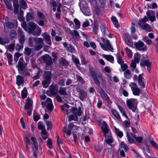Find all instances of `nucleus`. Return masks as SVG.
I'll return each instance as SVG.
<instances>
[{
    "label": "nucleus",
    "instance_id": "55",
    "mask_svg": "<svg viewBox=\"0 0 158 158\" xmlns=\"http://www.w3.org/2000/svg\"><path fill=\"white\" fill-rule=\"evenodd\" d=\"M125 50L128 57L129 58L131 57L132 55L131 50L128 48H126Z\"/></svg>",
    "mask_w": 158,
    "mask_h": 158
},
{
    "label": "nucleus",
    "instance_id": "63",
    "mask_svg": "<svg viewBox=\"0 0 158 158\" xmlns=\"http://www.w3.org/2000/svg\"><path fill=\"white\" fill-rule=\"evenodd\" d=\"M21 56L19 52H16L14 56V60L15 61L17 62L18 60L19 57Z\"/></svg>",
    "mask_w": 158,
    "mask_h": 158
},
{
    "label": "nucleus",
    "instance_id": "10",
    "mask_svg": "<svg viewBox=\"0 0 158 158\" xmlns=\"http://www.w3.org/2000/svg\"><path fill=\"white\" fill-rule=\"evenodd\" d=\"M42 105L47 106V109L50 111H52L53 109V106L51 99L48 98L45 102H42Z\"/></svg>",
    "mask_w": 158,
    "mask_h": 158
},
{
    "label": "nucleus",
    "instance_id": "26",
    "mask_svg": "<svg viewBox=\"0 0 158 158\" xmlns=\"http://www.w3.org/2000/svg\"><path fill=\"white\" fill-rule=\"evenodd\" d=\"M79 94L80 95V99L82 101L87 96V94L82 89H79L77 91Z\"/></svg>",
    "mask_w": 158,
    "mask_h": 158
},
{
    "label": "nucleus",
    "instance_id": "6",
    "mask_svg": "<svg viewBox=\"0 0 158 158\" xmlns=\"http://www.w3.org/2000/svg\"><path fill=\"white\" fill-rule=\"evenodd\" d=\"M31 139L32 141V144L33 146L31 147L32 149L34 152L33 154L34 156L37 155L36 151L38 149V146L37 141L35 137L32 135L31 136Z\"/></svg>",
    "mask_w": 158,
    "mask_h": 158
},
{
    "label": "nucleus",
    "instance_id": "45",
    "mask_svg": "<svg viewBox=\"0 0 158 158\" xmlns=\"http://www.w3.org/2000/svg\"><path fill=\"white\" fill-rule=\"evenodd\" d=\"M14 26V24L10 22H6L4 24V27L5 28L6 27L9 28H11L13 27Z\"/></svg>",
    "mask_w": 158,
    "mask_h": 158
},
{
    "label": "nucleus",
    "instance_id": "50",
    "mask_svg": "<svg viewBox=\"0 0 158 158\" xmlns=\"http://www.w3.org/2000/svg\"><path fill=\"white\" fill-rule=\"evenodd\" d=\"M27 89L25 88H24L21 92V95L23 98L24 99L27 97Z\"/></svg>",
    "mask_w": 158,
    "mask_h": 158
},
{
    "label": "nucleus",
    "instance_id": "43",
    "mask_svg": "<svg viewBox=\"0 0 158 158\" xmlns=\"http://www.w3.org/2000/svg\"><path fill=\"white\" fill-rule=\"evenodd\" d=\"M124 76L127 79L131 78V75L129 70L127 69L125 71L124 73Z\"/></svg>",
    "mask_w": 158,
    "mask_h": 158
},
{
    "label": "nucleus",
    "instance_id": "12",
    "mask_svg": "<svg viewBox=\"0 0 158 158\" xmlns=\"http://www.w3.org/2000/svg\"><path fill=\"white\" fill-rule=\"evenodd\" d=\"M135 46L139 50L144 51L147 49L146 46L141 41H139L137 42L135 44Z\"/></svg>",
    "mask_w": 158,
    "mask_h": 158
},
{
    "label": "nucleus",
    "instance_id": "7",
    "mask_svg": "<svg viewBox=\"0 0 158 158\" xmlns=\"http://www.w3.org/2000/svg\"><path fill=\"white\" fill-rule=\"evenodd\" d=\"M99 44L101 48L103 50L106 51L113 52V48L108 40H106V41L105 45L103 44L101 42H99Z\"/></svg>",
    "mask_w": 158,
    "mask_h": 158
},
{
    "label": "nucleus",
    "instance_id": "15",
    "mask_svg": "<svg viewBox=\"0 0 158 158\" xmlns=\"http://www.w3.org/2000/svg\"><path fill=\"white\" fill-rule=\"evenodd\" d=\"M37 25L35 23L32 22L29 23L28 26V31L30 33L32 34L34 31V30L36 29Z\"/></svg>",
    "mask_w": 158,
    "mask_h": 158
},
{
    "label": "nucleus",
    "instance_id": "51",
    "mask_svg": "<svg viewBox=\"0 0 158 158\" xmlns=\"http://www.w3.org/2000/svg\"><path fill=\"white\" fill-rule=\"evenodd\" d=\"M79 128V127L75 126L72 123H69L68 126V129L69 130H72L73 129H75L76 130Z\"/></svg>",
    "mask_w": 158,
    "mask_h": 158
},
{
    "label": "nucleus",
    "instance_id": "38",
    "mask_svg": "<svg viewBox=\"0 0 158 158\" xmlns=\"http://www.w3.org/2000/svg\"><path fill=\"white\" fill-rule=\"evenodd\" d=\"M41 29L37 25L35 31H34L32 35L35 36H38L40 34Z\"/></svg>",
    "mask_w": 158,
    "mask_h": 158
},
{
    "label": "nucleus",
    "instance_id": "52",
    "mask_svg": "<svg viewBox=\"0 0 158 158\" xmlns=\"http://www.w3.org/2000/svg\"><path fill=\"white\" fill-rule=\"evenodd\" d=\"M78 120V118L77 116L70 115L69 117V121L70 122L72 120L77 121Z\"/></svg>",
    "mask_w": 158,
    "mask_h": 158
},
{
    "label": "nucleus",
    "instance_id": "40",
    "mask_svg": "<svg viewBox=\"0 0 158 158\" xmlns=\"http://www.w3.org/2000/svg\"><path fill=\"white\" fill-rule=\"evenodd\" d=\"M20 7L25 9L27 7V5L24 0H20L19 2Z\"/></svg>",
    "mask_w": 158,
    "mask_h": 158
},
{
    "label": "nucleus",
    "instance_id": "27",
    "mask_svg": "<svg viewBox=\"0 0 158 158\" xmlns=\"http://www.w3.org/2000/svg\"><path fill=\"white\" fill-rule=\"evenodd\" d=\"M24 49L25 54H26L27 56H29L30 55L32 56L33 54H34V49L33 48L27 47L25 48Z\"/></svg>",
    "mask_w": 158,
    "mask_h": 158
},
{
    "label": "nucleus",
    "instance_id": "8",
    "mask_svg": "<svg viewBox=\"0 0 158 158\" xmlns=\"http://www.w3.org/2000/svg\"><path fill=\"white\" fill-rule=\"evenodd\" d=\"M101 128L104 135H106L111 133L110 131L108 125L104 121H103L102 123Z\"/></svg>",
    "mask_w": 158,
    "mask_h": 158
},
{
    "label": "nucleus",
    "instance_id": "21",
    "mask_svg": "<svg viewBox=\"0 0 158 158\" xmlns=\"http://www.w3.org/2000/svg\"><path fill=\"white\" fill-rule=\"evenodd\" d=\"M143 74H141L139 75L138 77V84L140 86L141 88H144L145 87V86L143 81Z\"/></svg>",
    "mask_w": 158,
    "mask_h": 158
},
{
    "label": "nucleus",
    "instance_id": "32",
    "mask_svg": "<svg viewBox=\"0 0 158 158\" xmlns=\"http://www.w3.org/2000/svg\"><path fill=\"white\" fill-rule=\"evenodd\" d=\"M132 134H129L128 132H127L126 136L127 139L128 141L131 144L133 143H134V138L131 135Z\"/></svg>",
    "mask_w": 158,
    "mask_h": 158
},
{
    "label": "nucleus",
    "instance_id": "56",
    "mask_svg": "<svg viewBox=\"0 0 158 158\" xmlns=\"http://www.w3.org/2000/svg\"><path fill=\"white\" fill-rule=\"evenodd\" d=\"M16 35V31L14 30H11L10 31V36L11 38H13Z\"/></svg>",
    "mask_w": 158,
    "mask_h": 158
},
{
    "label": "nucleus",
    "instance_id": "39",
    "mask_svg": "<svg viewBox=\"0 0 158 158\" xmlns=\"http://www.w3.org/2000/svg\"><path fill=\"white\" fill-rule=\"evenodd\" d=\"M140 64L142 66H146L148 68V70H149L148 67H149L151 65V63L148 60H146L144 61L141 62Z\"/></svg>",
    "mask_w": 158,
    "mask_h": 158
},
{
    "label": "nucleus",
    "instance_id": "36",
    "mask_svg": "<svg viewBox=\"0 0 158 158\" xmlns=\"http://www.w3.org/2000/svg\"><path fill=\"white\" fill-rule=\"evenodd\" d=\"M66 90V89L65 88L60 87L58 92H59V94L61 95H67V94Z\"/></svg>",
    "mask_w": 158,
    "mask_h": 158
},
{
    "label": "nucleus",
    "instance_id": "5",
    "mask_svg": "<svg viewBox=\"0 0 158 158\" xmlns=\"http://www.w3.org/2000/svg\"><path fill=\"white\" fill-rule=\"evenodd\" d=\"M133 94L135 96H139L141 92V91L138 87L137 85L134 82H131L129 84Z\"/></svg>",
    "mask_w": 158,
    "mask_h": 158
},
{
    "label": "nucleus",
    "instance_id": "33",
    "mask_svg": "<svg viewBox=\"0 0 158 158\" xmlns=\"http://www.w3.org/2000/svg\"><path fill=\"white\" fill-rule=\"evenodd\" d=\"M103 57L111 63H113L114 62V57L111 55H103Z\"/></svg>",
    "mask_w": 158,
    "mask_h": 158
},
{
    "label": "nucleus",
    "instance_id": "9",
    "mask_svg": "<svg viewBox=\"0 0 158 158\" xmlns=\"http://www.w3.org/2000/svg\"><path fill=\"white\" fill-rule=\"evenodd\" d=\"M58 87L56 85L52 84L49 87V91L51 94L55 96L58 93Z\"/></svg>",
    "mask_w": 158,
    "mask_h": 158
},
{
    "label": "nucleus",
    "instance_id": "60",
    "mask_svg": "<svg viewBox=\"0 0 158 158\" xmlns=\"http://www.w3.org/2000/svg\"><path fill=\"white\" fill-rule=\"evenodd\" d=\"M45 123L47 125L48 130L51 129L52 126L51 122L49 121H45Z\"/></svg>",
    "mask_w": 158,
    "mask_h": 158
},
{
    "label": "nucleus",
    "instance_id": "58",
    "mask_svg": "<svg viewBox=\"0 0 158 158\" xmlns=\"http://www.w3.org/2000/svg\"><path fill=\"white\" fill-rule=\"evenodd\" d=\"M15 45L14 44H10L7 47V49L10 52H13L14 49Z\"/></svg>",
    "mask_w": 158,
    "mask_h": 158
},
{
    "label": "nucleus",
    "instance_id": "49",
    "mask_svg": "<svg viewBox=\"0 0 158 158\" xmlns=\"http://www.w3.org/2000/svg\"><path fill=\"white\" fill-rule=\"evenodd\" d=\"M73 21L75 23V25H74V27L73 28L75 29L79 28L80 26V23L79 21L76 19H74Z\"/></svg>",
    "mask_w": 158,
    "mask_h": 158
},
{
    "label": "nucleus",
    "instance_id": "48",
    "mask_svg": "<svg viewBox=\"0 0 158 158\" xmlns=\"http://www.w3.org/2000/svg\"><path fill=\"white\" fill-rule=\"evenodd\" d=\"M148 21V17L145 16L144 18L141 20H139L138 22V25H139L140 24H143L146 23H145Z\"/></svg>",
    "mask_w": 158,
    "mask_h": 158
},
{
    "label": "nucleus",
    "instance_id": "16",
    "mask_svg": "<svg viewBox=\"0 0 158 158\" xmlns=\"http://www.w3.org/2000/svg\"><path fill=\"white\" fill-rule=\"evenodd\" d=\"M104 135L105 139V141L109 144H110L114 142V140L112 137V134L111 133Z\"/></svg>",
    "mask_w": 158,
    "mask_h": 158
},
{
    "label": "nucleus",
    "instance_id": "1",
    "mask_svg": "<svg viewBox=\"0 0 158 158\" xmlns=\"http://www.w3.org/2000/svg\"><path fill=\"white\" fill-rule=\"evenodd\" d=\"M23 58L21 57L18 63V68L19 73L25 76L30 75V69H27L26 68L27 66Z\"/></svg>",
    "mask_w": 158,
    "mask_h": 158
},
{
    "label": "nucleus",
    "instance_id": "25",
    "mask_svg": "<svg viewBox=\"0 0 158 158\" xmlns=\"http://www.w3.org/2000/svg\"><path fill=\"white\" fill-rule=\"evenodd\" d=\"M148 141L151 145L158 150V145L154 141L152 137L149 136L148 138Z\"/></svg>",
    "mask_w": 158,
    "mask_h": 158
},
{
    "label": "nucleus",
    "instance_id": "46",
    "mask_svg": "<svg viewBox=\"0 0 158 158\" xmlns=\"http://www.w3.org/2000/svg\"><path fill=\"white\" fill-rule=\"evenodd\" d=\"M120 65L121 69H119V71L121 72L127 70L126 69L128 68V66L126 64L124 63L123 64H122Z\"/></svg>",
    "mask_w": 158,
    "mask_h": 158
},
{
    "label": "nucleus",
    "instance_id": "13",
    "mask_svg": "<svg viewBox=\"0 0 158 158\" xmlns=\"http://www.w3.org/2000/svg\"><path fill=\"white\" fill-rule=\"evenodd\" d=\"M146 15L151 22H153L156 20L154 11L152 10H148L146 12Z\"/></svg>",
    "mask_w": 158,
    "mask_h": 158
},
{
    "label": "nucleus",
    "instance_id": "19",
    "mask_svg": "<svg viewBox=\"0 0 158 158\" xmlns=\"http://www.w3.org/2000/svg\"><path fill=\"white\" fill-rule=\"evenodd\" d=\"M124 41L127 45L129 47H132L133 46V42L130 38V36L128 34H126L124 38Z\"/></svg>",
    "mask_w": 158,
    "mask_h": 158
},
{
    "label": "nucleus",
    "instance_id": "42",
    "mask_svg": "<svg viewBox=\"0 0 158 158\" xmlns=\"http://www.w3.org/2000/svg\"><path fill=\"white\" fill-rule=\"evenodd\" d=\"M116 58L117 60L118 63L119 64H123L124 63V61L122 59L121 56L119 54L117 53L116 55Z\"/></svg>",
    "mask_w": 158,
    "mask_h": 158
},
{
    "label": "nucleus",
    "instance_id": "4",
    "mask_svg": "<svg viewBox=\"0 0 158 158\" xmlns=\"http://www.w3.org/2000/svg\"><path fill=\"white\" fill-rule=\"evenodd\" d=\"M52 74L50 71L44 72V80L42 82L43 87L46 88L48 87L51 83Z\"/></svg>",
    "mask_w": 158,
    "mask_h": 158
},
{
    "label": "nucleus",
    "instance_id": "53",
    "mask_svg": "<svg viewBox=\"0 0 158 158\" xmlns=\"http://www.w3.org/2000/svg\"><path fill=\"white\" fill-rule=\"evenodd\" d=\"M100 28L102 32L105 35L106 34V29L105 24H102L100 26Z\"/></svg>",
    "mask_w": 158,
    "mask_h": 158
},
{
    "label": "nucleus",
    "instance_id": "17",
    "mask_svg": "<svg viewBox=\"0 0 158 158\" xmlns=\"http://www.w3.org/2000/svg\"><path fill=\"white\" fill-rule=\"evenodd\" d=\"M139 26L141 28L145 30L147 32H151L152 31V27L151 26L147 23L140 24V25H139Z\"/></svg>",
    "mask_w": 158,
    "mask_h": 158
},
{
    "label": "nucleus",
    "instance_id": "22",
    "mask_svg": "<svg viewBox=\"0 0 158 158\" xmlns=\"http://www.w3.org/2000/svg\"><path fill=\"white\" fill-rule=\"evenodd\" d=\"M73 113L75 116H80L82 114V112L81 110V108L79 107L78 109L73 108L72 110Z\"/></svg>",
    "mask_w": 158,
    "mask_h": 158
},
{
    "label": "nucleus",
    "instance_id": "41",
    "mask_svg": "<svg viewBox=\"0 0 158 158\" xmlns=\"http://www.w3.org/2000/svg\"><path fill=\"white\" fill-rule=\"evenodd\" d=\"M131 135L136 140V141L138 143H142V140H143V138L142 137L137 136L136 137V136L133 134H131Z\"/></svg>",
    "mask_w": 158,
    "mask_h": 158
},
{
    "label": "nucleus",
    "instance_id": "61",
    "mask_svg": "<svg viewBox=\"0 0 158 158\" xmlns=\"http://www.w3.org/2000/svg\"><path fill=\"white\" fill-rule=\"evenodd\" d=\"M21 26L26 31H27L28 28L27 26V24L25 21H22L21 23Z\"/></svg>",
    "mask_w": 158,
    "mask_h": 158
},
{
    "label": "nucleus",
    "instance_id": "23",
    "mask_svg": "<svg viewBox=\"0 0 158 158\" xmlns=\"http://www.w3.org/2000/svg\"><path fill=\"white\" fill-rule=\"evenodd\" d=\"M26 100L27 102L25 103L24 108L25 110H27L30 109L32 106L33 102L29 98H27Z\"/></svg>",
    "mask_w": 158,
    "mask_h": 158
},
{
    "label": "nucleus",
    "instance_id": "57",
    "mask_svg": "<svg viewBox=\"0 0 158 158\" xmlns=\"http://www.w3.org/2000/svg\"><path fill=\"white\" fill-rule=\"evenodd\" d=\"M70 33L73 36H75L76 37H79V35L76 30H73L70 32Z\"/></svg>",
    "mask_w": 158,
    "mask_h": 158
},
{
    "label": "nucleus",
    "instance_id": "11",
    "mask_svg": "<svg viewBox=\"0 0 158 158\" xmlns=\"http://www.w3.org/2000/svg\"><path fill=\"white\" fill-rule=\"evenodd\" d=\"M44 62L48 66H50L52 64L51 57L49 55L46 54L42 57Z\"/></svg>",
    "mask_w": 158,
    "mask_h": 158
},
{
    "label": "nucleus",
    "instance_id": "20",
    "mask_svg": "<svg viewBox=\"0 0 158 158\" xmlns=\"http://www.w3.org/2000/svg\"><path fill=\"white\" fill-rule=\"evenodd\" d=\"M43 37L45 40V42L47 44L51 45L52 44V42L51 40L50 37L48 35L47 32H44L42 34Z\"/></svg>",
    "mask_w": 158,
    "mask_h": 158
},
{
    "label": "nucleus",
    "instance_id": "54",
    "mask_svg": "<svg viewBox=\"0 0 158 158\" xmlns=\"http://www.w3.org/2000/svg\"><path fill=\"white\" fill-rule=\"evenodd\" d=\"M37 15L39 18L40 19L43 20L45 19V17L44 15L41 12H40L38 11H37Z\"/></svg>",
    "mask_w": 158,
    "mask_h": 158
},
{
    "label": "nucleus",
    "instance_id": "34",
    "mask_svg": "<svg viewBox=\"0 0 158 158\" xmlns=\"http://www.w3.org/2000/svg\"><path fill=\"white\" fill-rule=\"evenodd\" d=\"M24 81L22 77L20 75H18L16 77V84L18 85H20L22 84Z\"/></svg>",
    "mask_w": 158,
    "mask_h": 158
},
{
    "label": "nucleus",
    "instance_id": "18",
    "mask_svg": "<svg viewBox=\"0 0 158 158\" xmlns=\"http://www.w3.org/2000/svg\"><path fill=\"white\" fill-rule=\"evenodd\" d=\"M23 138L24 144L25 147L28 150L30 148L31 145V143L30 140L28 136L26 135H24Z\"/></svg>",
    "mask_w": 158,
    "mask_h": 158
},
{
    "label": "nucleus",
    "instance_id": "62",
    "mask_svg": "<svg viewBox=\"0 0 158 158\" xmlns=\"http://www.w3.org/2000/svg\"><path fill=\"white\" fill-rule=\"evenodd\" d=\"M121 148H124V150L126 152L128 149V147L127 145L124 143V142H122L120 144Z\"/></svg>",
    "mask_w": 158,
    "mask_h": 158
},
{
    "label": "nucleus",
    "instance_id": "30",
    "mask_svg": "<svg viewBox=\"0 0 158 158\" xmlns=\"http://www.w3.org/2000/svg\"><path fill=\"white\" fill-rule=\"evenodd\" d=\"M34 13L31 10V12L27 13L26 15V20L27 21H29L30 20H32L34 18Z\"/></svg>",
    "mask_w": 158,
    "mask_h": 158
},
{
    "label": "nucleus",
    "instance_id": "29",
    "mask_svg": "<svg viewBox=\"0 0 158 158\" xmlns=\"http://www.w3.org/2000/svg\"><path fill=\"white\" fill-rule=\"evenodd\" d=\"M111 112L113 115L119 121H122L121 116L119 113L116 110L112 109Z\"/></svg>",
    "mask_w": 158,
    "mask_h": 158
},
{
    "label": "nucleus",
    "instance_id": "37",
    "mask_svg": "<svg viewBox=\"0 0 158 158\" xmlns=\"http://www.w3.org/2000/svg\"><path fill=\"white\" fill-rule=\"evenodd\" d=\"M3 1L7 8L10 10H12L13 8L11 3L8 0H3Z\"/></svg>",
    "mask_w": 158,
    "mask_h": 158
},
{
    "label": "nucleus",
    "instance_id": "64",
    "mask_svg": "<svg viewBox=\"0 0 158 158\" xmlns=\"http://www.w3.org/2000/svg\"><path fill=\"white\" fill-rule=\"evenodd\" d=\"M43 45L42 44L35 45V46L34 47V50L35 51H38L42 48Z\"/></svg>",
    "mask_w": 158,
    "mask_h": 158
},
{
    "label": "nucleus",
    "instance_id": "31",
    "mask_svg": "<svg viewBox=\"0 0 158 158\" xmlns=\"http://www.w3.org/2000/svg\"><path fill=\"white\" fill-rule=\"evenodd\" d=\"M72 59L74 64H75V65L77 68L78 69H80L81 67L80 66V64L79 60L77 58H76L73 55L72 56Z\"/></svg>",
    "mask_w": 158,
    "mask_h": 158
},
{
    "label": "nucleus",
    "instance_id": "2",
    "mask_svg": "<svg viewBox=\"0 0 158 158\" xmlns=\"http://www.w3.org/2000/svg\"><path fill=\"white\" fill-rule=\"evenodd\" d=\"M90 73L93 77L95 84L98 86H100V81L102 82L103 79L99 72L97 71L91 70L90 71Z\"/></svg>",
    "mask_w": 158,
    "mask_h": 158
},
{
    "label": "nucleus",
    "instance_id": "28",
    "mask_svg": "<svg viewBox=\"0 0 158 158\" xmlns=\"http://www.w3.org/2000/svg\"><path fill=\"white\" fill-rule=\"evenodd\" d=\"M33 41L35 42V45L42 44L44 43L43 39L41 38H33Z\"/></svg>",
    "mask_w": 158,
    "mask_h": 158
},
{
    "label": "nucleus",
    "instance_id": "3",
    "mask_svg": "<svg viewBox=\"0 0 158 158\" xmlns=\"http://www.w3.org/2000/svg\"><path fill=\"white\" fill-rule=\"evenodd\" d=\"M126 103L128 109L133 112L135 111L138 104L137 100L135 98H130L127 99Z\"/></svg>",
    "mask_w": 158,
    "mask_h": 158
},
{
    "label": "nucleus",
    "instance_id": "44",
    "mask_svg": "<svg viewBox=\"0 0 158 158\" xmlns=\"http://www.w3.org/2000/svg\"><path fill=\"white\" fill-rule=\"evenodd\" d=\"M9 40L8 38H2L0 37V44H1L3 45L6 44H7L9 43Z\"/></svg>",
    "mask_w": 158,
    "mask_h": 158
},
{
    "label": "nucleus",
    "instance_id": "24",
    "mask_svg": "<svg viewBox=\"0 0 158 158\" xmlns=\"http://www.w3.org/2000/svg\"><path fill=\"white\" fill-rule=\"evenodd\" d=\"M113 127L116 135L120 138H122L123 136V132L114 126H113Z\"/></svg>",
    "mask_w": 158,
    "mask_h": 158
},
{
    "label": "nucleus",
    "instance_id": "35",
    "mask_svg": "<svg viewBox=\"0 0 158 158\" xmlns=\"http://www.w3.org/2000/svg\"><path fill=\"white\" fill-rule=\"evenodd\" d=\"M111 19L115 27L117 28H118L119 27V25L116 18L113 16Z\"/></svg>",
    "mask_w": 158,
    "mask_h": 158
},
{
    "label": "nucleus",
    "instance_id": "47",
    "mask_svg": "<svg viewBox=\"0 0 158 158\" xmlns=\"http://www.w3.org/2000/svg\"><path fill=\"white\" fill-rule=\"evenodd\" d=\"M140 57V55L139 54L135 53L134 54V60H132L134 61L137 63H138L139 61Z\"/></svg>",
    "mask_w": 158,
    "mask_h": 158
},
{
    "label": "nucleus",
    "instance_id": "59",
    "mask_svg": "<svg viewBox=\"0 0 158 158\" xmlns=\"http://www.w3.org/2000/svg\"><path fill=\"white\" fill-rule=\"evenodd\" d=\"M76 77L77 78L78 81L82 84H84L85 83V81L83 79L81 76L78 75H76Z\"/></svg>",
    "mask_w": 158,
    "mask_h": 158
},
{
    "label": "nucleus",
    "instance_id": "14",
    "mask_svg": "<svg viewBox=\"0 0 158 158\" xmlns=\"http://www.w3.org/2000/svg\"><path fill=\"white\" fill-rule=\"evenodd\" d=\"M18 34L19 42L23 45L25 41V36L23 34L21 29L19 27L18 29Z\"/></svg>",
    "mask_w": 158,
    "mask_h": 158
}]
</instances>
